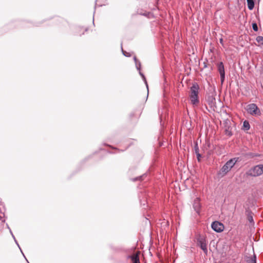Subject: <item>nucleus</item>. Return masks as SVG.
<instances>
[{
    "label": "nucleus",
    "instance_id": "obj_1",
    "mask_svg": "<svg viewBox=\"0 0 263 263\" xmlns=\"http://www.w3.org/2000/svg\"><path fill=\"white\" fill-rule=\"evenodd\" d=\"M239 158H233L228 161L218 173V175L222 177L224 176L238 161Z\"/></svg>",
    "mask_w": 263,
    "mask_h": 263
},
{
    "label": "nucleus",
    "instance_id": "obj_2",
    "mask_svg": "<svg viewBox=\"0 0 263 263\" xmlns=\"http://www.w3.org/2000/svg\"><path fill=\"white\" fill-rule=\"evenodd\" d=\"M199 91V86L197 83H194L190 88L189 92V98L191 103L195 105L199 103L198 93Z\"/></svg>",
    "mask_w": 263,
    "mask_h": 263
},
{
    "label": "nucleus",
    "instance_id": "obj_3",
    "mask_svg": "<svg viewBox=\"0 0 263 263\" xmlns=\"http://www.w3.org/2000/svg\"><path fill=\"white\" fill-rule=\"evenodd\" d=\"M246 110L248 114L252 116H259L261 115V111L257 105L255 103L248 104L246 107Z\"/></svg>",
    "mask_w": 263,
    "mask_h": 263
},
{
    "label": "nucleus",
    "instance_id": "obj_4",
    "mask_svg": "<svg viewBox=\"0 0 263 263\" xmlns=\"http://www.w3.org/2000/svg\"><path fill=\"white\" fill-rule=\"evenodd\" d=\"M261 174V170L260 164L256 165L250 168L247 172L246 175L249 177H256L260 176Z\"/></svg>",
    "mask_w": 263,
    "mask_h": 263
},
{
    "label": "nucleus",
    "instance_id": "obj_5",
    "mask_svg": "<svg viewBox=\"0 0 263 263\" xmlns=\"http://www.w3.org/2000/svg\"><path fill=\"white\" fill-rule=\"evenodd\" d=\"M197 246H199L203 251V252L207 255L208 249L206 240L204 238L199 237L197 239Z\"/></svg>",
    "mask_w": 263,
    "mask_h": 263
},
{
    "label": "nucleus",
    "instance_id": "obj_6",
    "mask_svg": "<svg viewBox=\"0 0 263 263\" xmlns=\"http://www.w3.org/2000/svg\"><path fill=\"white\" fill-rule=\"evenodd\" d=\"M217 69L220 74V81L223 82L225 80V71L224 65L222 62H219L217 64Z\"/></svg>",
    "mask_w": 263,
    "mask_h": 263
},
{
    "label": "nucleus",
    "instance_id": "obj_7",
    "mask_svg": "<svg viewBox=\"0 0 263 263\" xmlns=\"http://www.w3.org/2000/svg\"><path fill=\"white\" fill-rule=\"evenodd\" d=\"M212 229L216 232H221L224 229L223 224L217 221H215L212 222L211 224Z\"/></svg>",
    "mask_w": 263,
    "mask_h": 263
},
{
    "label": "nucleus",
    "instance_id": "obj_8",
    "mask_svg": "<svg viewBox=\"0 0 263 263\" xmlns=\"http://www.w3.org/2000/svg\"><path fill=\"white\" fill-rule=\"evenodd\" d=\"M193 207L196 213L199 214L201 205L200 203V200L198 198H196L195 199L193 204Z\"/></svg>",
    "mask_w": 263,
    "mask_h": 263
},
{
    "label": "nucleus",
    "instance_id": "obj_9",
    "mask_svg": "<svg viewBox=\"0 0 263 263\" xmlns=\"http://www.w3.org/2000/svg\"><path fill=\"white\" fill-rule=\"evenodd\" d=\"M134 60H135V64H136V68L139 71V73L141 76V77L142 78V79H143V81H144V82H146V78H145V76H144V74L143 73H142L140 72V68H141V63H140V62L138 61V60L136 59V57L134 58Z\"/></svg>",
    "mask_w": 263,
    "mask_h": 263
},
{
    "label": "nucleus",
    "instance_id": "obj_10",
    "mask_svg": "<svg viewBox=\"0 0 263 263\" xmlns=\"http://www.w3.org/2000/svg\"><path fill=\"white\" fill-rule=\"evenodd\" d=\"M247 263H256V257L255 254L251 257H248L246 259Z\"/></svg>",
    "mask_w": 263,
    "mask_h": 263
},
{
    "label": "nucleus",
    "instance_id": "obj_11",
    "mask_svg": "<svg viewBox=\"0 0 263 263\" xmlns=\"http://www.w3.org/2000/svg\"><path fill=\"white\" fill-rule=\"evenodd\" d=\"M133 263H140L139 258L138 254H134L130 257Z\"/></svg>",
    "mask_w": 263,
    "mask_h": 263
},
{
    "label": "nucleus",
    "instance_id": "obj_12",
    "mask_svg": "<svg viewBox=\"0 0 263 263\" xmlns=\"http://www.w3.org/2000/svg\"><path fill=\"white\" fill-rule=\"evenodd\" d=\"M248 7L250 10L253 9L254 7V3L253 0H247Z\"/></svg>",
    "mask_w": 263,
    "mask_h": 263
},
{
    "label": "nucleus",
    "instance_id": "obj_13",
    "mask_svg": "<svg viewBox=\"0 0 263 263\" xmlns=\"http://www.w3.org/2000/svg\"><path fill=\"white\" fill-rule=\"evenodd\" d=\"M224 132L225 134L229 137H231L233 135L232 132L231 130V128L230 127V126H228V127H227L225 129Z\"/></svg>",
    "mask_w": 263,
    "mask_h": 263
},
{
    "label": "nucleus",
    "instance_id": "obj_14",
    "mask_svg": "<svg viewBox=\"0 0 263 263\" xmlns=\"http://www.w3.org/2000/svg\"><path fill=\"white\" fill-rule=\"evenodd\" d=\"M250 125L248 121H245L243 122V128L245 130H248L250 129Z\"/></svg>",
    "mask_w": 263,
    "mask_h": 263
},
{
    "label": "nucleus",
    "instance_id": "obj_15",
    "mask_svg": "<svg viewBox=\"0 0 263 263\" xmlns=\"http://www.w3.org/2000/svg\"><path fill=\"white\" fill-rule=\"evenodd\" d=\"M194 152H195V154L199 153V147H198V143H197V142L195 143V145H194Z\"/></svg>",
    "mask_w": 263,
    "mask_h": 263
},
{
    "label": "nucleus",
    "instance_id": "obj_16",
    "mask_svg": "<svg viewBox=\"0 0 263 263\" xmlns=\"http://www.w3.org/2000/svg\"><path fill=\"white\" fill-rule=\"evenodd\" d=\"M7 227H8V229H10L8 226H7ZM9 230H10V233L11 234V235H12V237H13V239H14V241H15V243L17 244V245L18 246V247H19V248H20V249H21V248H20V246H19V245L18 244V243H17V242L16 240L15 239V237H14V235L13 234V233H12V232L11 230L10 229H9ZM20 250H21V249H20Z\"/></svg>",
    "mask_w": 263,
    "mask_h": 263
},
{
    "label": "nucleus",
    "instance_id": "obj_17",
    "mask_svg": "<svg viewBox=\"0 0 263 263\" xmlns=\"http://www.w3.org/2000/svg\"><path fill=\"white\" fill-rule=\"evenodd\" d=\"M252 28L255 31H257L258 30V27L256 23H253L252 24Z\"/></svg>",
    "mask_w": 263,
    "mask_h": 263
},
{
    "label": "nucleus",
    "instance_id": "obj_18",
    "mask_svg": "<svg viewBox=\"0 0 263 263\" xmlns=\"http://www.w3.org/2000/svg\"><path fill=\"white\" fill-rule=\"evenodd\" d=\"M209 86L211 87V93L213 95V93L215 92V86H212L211 83H208Z\"/></svg>",
    "mask_w": 263,
    "mask_h": 263
},
{
    "label": "nucleus",
    "instance_id": "obj_19",
    "mask_svg": "<svg viewBox=\"0 0 263 263\" xmlns=\"http://www.w3.org/2000/svg\"><path fill=\"white\" fill-rule=\"evenodd\" d=\"M256 41L258 42V43H260L261 42V41H263V37L261 36H258L256 38Z\"/></svg>",
    "mask_w": 263,
    "mask_h": 263
},
{
    "label": "nucleus",
    "instance_id": "obj_20",
    "mask_svg": "<svg viewBox=\"0 0 263 263\" xmlns=\"http://www.w3.org/2000/svg\"><path fill=\"white\" fill-rule=\"evenodd\" d=\"M143 176H140L138 177H137V178H133L132 179V180L133 181H137V180H140L142 179V178L143 177Z\"/></svg>",
    "mask_w": 263,
    "mask_h": 263
},
{
    "label": "nucleus",
    "instance_id": "obj_21",
    "mask_svg": "<svg viewBox=\"0 0 263 263\" xmlns=\"http://www.w3.org/2000/svg\"><path fill=\"white\" fill-rule=\"evenodd\" d=\"M196 155L197 156V158L198 161H200V158L201 157V154L199 153H196Z\"/></svg>",
    "mask_w": 263,
    "mask_h": 263
},
{
    "label": "nucleus",
    "instance_id": "obj_22",
    "mask_svg": "<svg viewBox=\"0 0 263 263\" xmlns=\"http://www.w3.org/2000/svg\"><path fill=\"white\" fill-rule=\"evenodd\" d=\"M248 156L251 157H256V156H258L257 155H256V154H254L253 153H250V154H248Z\"/></svg>",
    "mask_w": 263,
    "mask_h": 263
},
{
    "label": "nucleus",
    "instance_id": "obj_23",
    "mask_svg": "<svg viewBox=\"0 0 263 263\" xmlns=\"http://www.w3.org/2000/svg\"><path fill=\"white\" fill-rule=\"evenodd\" d=\"M145 86L147 88V97H148V83H145Z\"/></svg>",
    "mask_w": 263,
    "mask_h": 263
},
{
    "label": "nucleus",
    "instance_id": "obj_24",
    "mask_svg": "<svg viewBox=\"0 0 263 263\" xmlns=\"http://www.w3.org/2000/svg\"><path fill=\"white\" fill-rule=\"evenodd\" d=\"M248 220L250 221V222H252L253 221V217L252 216L249 217H248Z\"/></svg>",
    "mask_w": 263,
    "mask_h": 263
},
{
    "label": "nucleus",
    "instance_id": "obj_25",
    "mask_svg": "<svg viewBox=\"0 0 263 263\" xmlns=\"http://www.w3.org/2000/svg\"><path fill=\"white\" fill-rule=\"evenodd\" d=\"M220 43L223 46V39L222 38L219 40Z\"/></svg>",
    "mask_w": 263,
    "mask_h": 263
},
{
    "label": "nucleus",
    "instance_id": "obj_26",
    "mask_svg": "<svg viewBox=\"0 0 263 263\" xmlns=\"http://www.w3.org/2000/svg\"><path fill=\"white\" fill-rule=\"evenodd\" d=\"M260 168L261 170V174H263V164H260Z\"/></svg>",
    "mask_w": 263,
    "mask_h": 263
},
{
    "label": "nucleus",
    "instance_id": "obj_27",
    "mask_svg": "<svg viewBox=\"0 0 263 263\" xmlns=\"http://www.w3.org/2000/svg\"><path fill=\"white\" fill-rule=\"evenodd\" d=\"M2 218H3V216L1 215H0V219H2L3 221H4L5 219L3 220Z\"/></svg>",
    "mask_w": 263,
    "mask_h": 263
},
{
    "label": "nucleus",
    "instance_id": "obj_28",
    "mask_svg": "<svg viewBox=\"0 0 263 263\" xmlns=\"http://www.w3.org/2000/svg\"><path fill=\"white\" fill-rule=\"evenodd\" d=\"M122 51H123V54H124V55H125V56H127V57L128 56L127 55H126V54H125L124 53V52L123 50H122Z\"/></svg>",
    "mask_w": 263,
    "mask_h": 263
}]
</instances>
